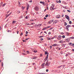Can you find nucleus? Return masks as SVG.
<instances>
[{
	"label": "nucleus",
	"instance_id": "nucleus-8",
	"mask_svg": "<svg viewBox=\"0 0 74 74\" xmlns=\"http://www.w3.org/2000/svg\"><path fill=\"white\" fill-rule=\"evenodd\" d=\"M29 5L28 4H27V10H29Z\"/></svg>",
	"mask_w": 74,
	"mask_h": 74
},
{
	"label": "nucleus",
	"instance_id": "nucleus-22",
	"mask_svg": "<svg viewBox=\"0 0 74 74\" xmlns=\"http://www.w3.org/2000/svg\"><path fill=\"white\" fill-rule=\"evenodd\" d=\"M32 59H36V58H37V57H35L34 58H31Z\"/></svg>",
	"mask_w": 74,
	"mask_h": 74
},
{
	"label": "nucleus",
	"instance_id": "nucleus-45",
	"mask_svg": "<svg viewBox=\"0 0 74 74\" xmlns=\"http://www.w3.org/2000/svg\"><path fill=\"white\" fill-rule=\"evenodd\" d=\"M54 41L55 42H57V40H54Z\"/></svg>",
	"mask_w": 74,
	"mask_h": 74
},
{
	"label": "nucleus",
	"instance_id": "nucleus-55",
	"mask_svg": "<svg viewBox=\"0 0 74 74\" xmlns=\"http://www.w3.org/2000/svg\"><path fill=\"white\" fill-rule=\"evenodd\" d=\"M48 34H51V32H49Z\"/></svg>",
	"mask_w": 74,
	"mask_h": 74
},
{
	"label": "nucleus",
	"instance_id": "nucleus-59",
	"mask_svg": "<svg viewBox=\"0 0 74 74\" xmlns=\"http://www.w3.org/2000/svg\"><path fill=\"white\" fill-rule=\"evenodd\" d=\"M47 27V29H48V28H49V27H50V26H48Z\"/></svg>",
	"mask_w": 74,
	"mask_h": 74
},
{
	"label": "nucleus",
	"instance_id": "nucleus-38",
	"mask_svg": "<svg viewBox=\"0 0 74 74\" xmlns=\"http://www.w3.org/2000/svg\"><path fill=\"white\" fill-rule=\"evenodd\" d=\"M47 51H45V55H47Z\"/></svg>",
	"mask_w": 74,
	"mask_h": 74
},
{
	"label": "nucleus",
	"instance_id": "nucleus-37",
	"mask_svg": "<svg viewBox=\"0 0 74 74\" xmlns=\"http://www.w3.org/2000/svg\"><path fill=\"white\" fill-rule=\"evenodd\" d=\"M38 74H45V73H40Z\"/></svg>",
	"mask_w": 74,
	"mask_h": 74
},
{
	"label": "nucleus",
	"instance_id": "nucleus-36",
	"mask_svg": "<svg viewBox=\"0 0 74 74\" xmlns=\"http://www.w3.org/2000/svg\"><path fill=\"white\" fill-rule=\"evenodd\" d=\"M34 52L35 53H36V52H37V51L34 50Z\"/></svg>",
	"mask_w": 74,
	"mask_h": 74
},
{
	"label": "nucleus",
	"instance_id": "nucleus-21",
	"mask_svg": "<svg viewBox=\"0 0 74 74\" xmlns=\"http://www.w3.org/2000/svg\"><path fill=\"white\" fill-rule=\"evenodd\" d=\"M64 25L65 26H66V25H67V23H66L65 22H64Z\"/></svg>",
	"mask_w": 74,
	"mask_h": 74
},
{
	"label": "nucleus",
	"instance_id": "nucleus-9",
	"mask_svg": "<svg viewBox=\"0 0 74 74\" xmlns=\"http://www.w3.org/2000/svg\"><path fill=\"white\" fill-rule=\"evenodd\" d=\"M53 47H56L58 46V45H57L56 44H54L52 45Z\"/></svg>",
	"mask_w": 74,
	"mask_h": 74
},
{
	"label": "nucleus",
	"instance_id": "nucleus-35",
	"mask_svg": "<svg viewBox=\"0 0 74 74\" xmlns=\"http://www.w3.org/2000/svg\"><path fill=\"white\" fill-rule=\"evenodd\" d=\"M67 11H68V12H71V11L69 10H67Z\"/></svg>",
	"mask_w": 74,
	"mask_h": 74
},
{
	"label": "nucleus",
	"instance_id": "nucleus-13",
	"mask_svg": "<svg viewBox=\"0 0 74 74\" xmlns=\"http://www.w3.org/2000/svg\"><path fill=\"white\" fill-rule=\"evenodd\" d=\"M66 41V42H69V41H70V39H66L65 40Z\"/></svg>",
	"mask_w": 74,
	"mask_h": 74
},
{
	"label": "nucleus",
	"instance_id": "nucleus-39",
	"mask_svg": "<svg viewBox=\"0 0 74 74\" xmlns=\"http://www.w3.org/2000/svg\"><path fill=\"white\" fill-rule=\"evenodd\" d=\"M40 40L41 41H42V40H43V38H41L40 39Z\"/></svg>",
	"mask_w": 74,
	"mask_h": 74
},
{
	"label": "nucleus",
	"instance_id": "nucleus-48",
	"mask_svg": "<svg viewBox=\"0 0 74 74\" xmlns=\"http://www.w3.org/2000/svg\"><path fill=\"white\" fill-rule=\"evenodd\" d=\"M29 32H28L27 31H26V34H28V33Z\"/></svg>",
	"mask_w": 74,
	"mask_h": 74
},
{
	"label": "nucleus",
	"instance_id": "nucleus-62",
	"mask_svg": "<svg viewBox=\"0 0 74 74\" xmlns=\"http://www.w3.org/2000/svg\"><path fill=\"white\" fill-rule=\"evenodd\" d=\"M47 19V18H45V17H44V19L45 20V19Z\"/></svg>",
	"mask_w": 74,
	"mask_h": 74
},
{
	"label": "nucleus",
	"instance_id": "nucleus-46",
	"mask_svg": "<svg viewBox=\"0 0 74 74\" xmlns=\"http://www.w3.org/2000/svg\"><path fill=\"white\" fill-rule=\"evenodd\" d=\"M48 71H49V70H48V69H46V72H48Z\"/></svg>",
	"mask_w": 74,
	"mask_h": 74
},
{
	"label": "nucleus",
	"instance_id": "nucleus-1",
	"mask_svg": "<svg viewBox=\"0 0 74 74\" xmlns=\"http://www.w3.org/2000/svg\"><path fill=\"white\" fill-rule=\"evenodd\" d=\"M50 64H51V62H48V61H47L45 64V65L46 66V68H48V67H49V65H50Z\"/></svg>",
	"mask_w": 74,
	"mask_h": 74
},
{
	"label": "nucleus",
	"instance_id": "nucleus-6",
	"mask_svg": "<svg viewBox=\"0 0 74 74\" xmlns=\"http://www.w3.org/2000/svg\"><path fill=\"white\" fill-rule=\"evenodd\" d=\"M35 10L36 11H38L39 10V8L37 7H35Z\"/></svg>",
	"mask_w": 74,
	"mask_h": 74
},
{
	"label": "nucleus",
	"instance_id": "nucleus-63",
	"mask_svg": "<svg viewBox=\"0 0 74 74\" xmlns=\"http://www.w3.org/2000/svg\"><path fill=\"white\" fill-rule=\"evenodd\" d=\"M56 2H57V3H59V1H56Z\"/></svg>",
	"mask_w": 74,
	"mask_h": 74
},
{
	"label": "nucleus",
	"instance_id": "nucleus-28",
	"mask_svg": "<svg viewBox=\"0 0 74 74\" xmlns=\"http://www.w3.org/2000/svg\"><path fill=\"white\" fill-rule=\"evenodd\" d=\"M2 4H3V2H1V4H0V7H1V5Z\"/></svg>",
	"mask_w": 74,
	"mask_h": 74
},
{
	"label": "nucleus",
	"instance_id": "nucleus-24",
	"mask_svg": "<svg viewBox=\"0 0 74 74\" xmlns=\"http://www.w3.org/2000/svg\"><path fill=\"white\" fill-rule=\"evenodd\" d=\"M12 23H16V21H14L12 22Z\"/></svg>",
	"mask_w": 74,
	"mask_h": 74
},
{
	"label": "nucleus",
	"instance_id": "nucleus-61",
	"mask_svg": "<svg viewBox=\"0 0 74 74\" xmlns=\"http://www.w3.org/2000/svg\"><path fill=\"white\" fill-rule=\"evenodd\" d=\"M1 30V27H0V30Z\"/></svg>",
	"mask_w": 74,
	"mask_h": 74
},
{
	"label": "nucleus",
	"instance_id": "nucleus-10",
	"mask_svg": "<svg viewBox=\"0 0 74 74\" xmlns=\"http://www.w3.org/2000/svg\"><path fill=\"white\" fill-rule=\"evenodd\" d=\"M61 16H60V15H57L56 16V18H60Z\"/></svg>",
	"mask_w": 74,
	"mask_h": 74
},
{
	"label": "nucleus",
	"instance_id": "nucleus-53",
	"mask_svg": "<svg viewBox=\"0 0 74 74\" xmlns=\"http://www.w3.org/2000/svg\"><path fill=\"white\" fill-rule=\"evenodd\" d=\"M29 3H32V0H31L30 1H29Z\"/></svg>",
	"mask_w": 74,
	"mask_h": 74
},
{
	"label": "nucleus",
	"instance_id": "nucleus-52",
	"mask_svg": "<svg viewBox=\"0 0 74 74\" xmlns=\"http://www.w3.org/2000/svg\"><path fill=\"white\" fill-rule=\"evenodd\" d=\"M49 47L50 49L52 48V46H49Z\"/></svg>",
	"mask_w": 74,
	"mask_h": 74
},
{
	"label": "nucleus",
	"instance_id": "nucleus-34",
	"mask_svg": "<svg viewBox=\"0 0 74 74\" xmlns=\"http://www.w3.org/2000/svg\"><path fill=\"white\" fill-rule=\"evenodd\" d=\"M26 53L27 54H29V51H26Z\"/></svg>",
	"mask_w": 74,
	"mask_h": 74
},
{
	"label": "nucleus",
	"instance_id": "nucleus-16",
	"mask_svg": "<svg viewBox=\"0 0 74 74\" xmlns=\"http://www.w3.org/2000/svg\"><path fill=\"white\" fill-rule=\"evenodd\" d=\"M42 25V24H38L37 26H39V27H40V26H41Z\"/></svg>",
	"mask_w": 74,
	"mask_h": 74
},
{
	"label": "nucleus",
	"instance_id": "nucleus-20",
	"mask_svg": "<svg viewBox=\"0 0 74 74\" xmlns=\"http://www.w3.org/2000/svg\"><path fill=\"white\" fill-rule=\"evenodd\" d=\"M21 8H22V9H23V10H24V9H25V8H26V7H23V6H22L21 7Z\"/></svg>",
	"mask_w": 74,
	"mask_h": 74
},
{
	"label": "nucleus",
	"instance_id": "nucleus-15",
	"mask_svg": "<svg viewBox=\"0 0 74 74\" xmlns=\"http://www.w3.org/2000/svg\"><path fill=\"white\" fill-rule=\"evenodd\" d=\"M66 34H67V36H69V34H70V33L67 32H66Z\"/></svg>",
	"mask_w": 74,
	"mask_h": 74
},
{
	"label": "nucleus",
	"instance_id": "nucleus-50",
	"mask_svg": "<svg viewBox=\"0 0 74 74\" xmlns=\"http://www.w3.org/2000/svg\"><path fill=\"white\" fill-rule=\"evenodd\" d=\"M69 56V55L67 54H66V56Z\"/></svg>",
	"mask_w": 74,
	"mask_h": 74
},
{
	"label": "nucleus",
	"instance_id": "nucleus-64",
	"mask_svg": "<svg viewBox=\"0 0 74 74\" xmlns=\"http://www.w3.org/2000/svg\"><path fill=\"white\" fill-rule=\"evenodd\" d=\"M72 51H73V52H74V49H73L72 50Z\"/></svg>",
	"mask_w": 74,
	"mask_h": 74
},
{
	"label": "nucleus",
	"instance_id": "nucleus-27",
	"mask_svg": "<svg viewBox=\"0 0 74 74\" xmlns=\"http://www.w3.org/2000/svg\"><path fill=\"white\" fill-rule=\"evenodd\" d=\"M18 6H19V7H20V6H21V3H19L18 4Z\"/></svg>",
	"mask_w": 74,
	"mask_h": 74
},
{
	"label": "nucleus",
	"instance_id": "nucleus-17",
	"mask_svg": "<svg viewBox=\"0 0 74 74\" xmlns=\"http://www.w3.org/2000/svg\"><path fill=\"white\" fill-rule=\"evenodd\" d=\"M71 27V25H68L67 26H66V27Z\"/></svg>",
	"mask_w": 74,
	"mask_h": 74
},
{
	"label": "nucleus",
	"instance_id": "nucleus-44",
	"mask_svg": "<svg viewBox=\"0 0 74 74\" xmlns=\"http://www.w3.org/2000/svg\"><path fill=\"white\" fill-rule=\"evenodd\" d=\"M22 41H23V42H26V40H22Z\"/></svg>",
	"mask_w": 74,
	"mask_h": 74
},
{
	"label": "nucleus",
	"instance_id": "nucleus-30",
	"mask_svg": "<svg viewBox=\"0 0 74 74\" xmlns=\"http://www.w3.org/2000/svg\"><path fill=\"white\" fill-rule=\"evenodd\" d=\"M72 44V43H69V45H71Z\"/></svg>",
	"mask_w": 74,
	"mask_h": 74
},
{
	"label": "nucleus",
	"instance_id": "nucleus-49",
	"mask_svg": "<svg viewBox=\"0 0 74 74\" xmlns=\"http://www.w3.org/2000/svg\"><path fill=\"white\" fill-rule=\"evenodd\" d=\"M42 37H43V36H41L39 37V38H41Z\"/></svg>",
	"mask_w": 74,
	"mask_h": 74
},
{
	"label": "nucleus",
	"instance_id": "nucleus-23",
	"mask_svg": "<svg viewBox=\"0 0 74 74\" xmlns=\"http://www.w3.org/2000/svg\"><path fill=\"white\" fill-rule=\"evenodd\" d=\"M66 30L67 31H69V28L68 27H66Z\"/></svg>",
	"mask_w": 74,
	"mask_h": 74
},
{
	"label": "nucleus",
	"instance_id": "nucleus-33",
	"mask_svg": "<svg viewBox=\"0 0 74 74\" xmlns=\"http://www.w3.org/2000/svg\"><path fill=\"white\" fill-rule=\"evenodd\" d=\"M41 66H42V68H44V65H41Z\"/></svg>",
	"mask_w": 74,
	"mask_h": 74
},
{
	"label": "nucleus",
	"instance_id": "nucleus-56",
	"mask_svg": "<svg viewBox=\"0 0 74 74\" xmlns=\"http://www.w3.org/2000/svg\"><path fill=\"white\" fill-rule=\"evenodd\" d=\"M60 48H58V50H59V51H60Z\"/></svg>",
	"mask_w": 74,
	"mask_h": 74
},
{
	"label": "nucleus",
	"instance_id": "nucleus-29",
	"mask_svg": "<svg viewBox=\"0 0 74 74\" xmlns=\"http://www.w3.org/2000/svg\"><path fill=\"white\" fill-rule=\"evenodd\" d=\"M70 38L71 39H74V37H70Z\"/></svg>",
	"mask_w": 74,
	"mask_h": 74
},
{
	"label": "nucleus",
	"instance_id": "nucleus-42",
	"mask_svg": "<svg viewBox=\"0 0 74 74\" xmlns=\"http://www.w3.org/2000/svg\"><path fill=\"white\" fill-rule=\"evenodd\" d=\"M69 24H71V21H69Z\"/></svg>",
	"mask_w": 74,
	"mask_h": 74
},
{
	"label": "nucleus",
	"instance_id": "nucleus-5",
	"mask_svg": "<svg viewBox=\"0 0 74 74\" xmlns=\"http://www.w3.org/2000/svg\"><path fill=\"white\" fill-rule=\"evenodd\" d=\"M65 17H66V18L69 21H70V19L69 18V16H67V15H65Z\"/></svg>",
	"mask_w": 74,
	"mask_h": 74
},
{
	"label": "nucleus",
	"instance_id": "nucleus-47",
	"mask_svg": "<svg viewBox=\"0 0 74 74\" xmlns=\"http://www.w3.org/2000/svg\"><path fill=\"white\" fill-rule=\"evenodd\" d=\"M23 55H26V54L25 53H23Z\"/></svg>",
	"mask_w": 74,
	"mask_h": 74
},
{
	"label": "nucleus",
	"instance_id": "nucleus-14",
	"mask_svg": "<svg viewBox=\"0 0 74 74\" xmlns=\"http://www.w3.org/2000/svg\"><path fill=\"white\" fill-rule=\"evenodd\" d=\"M59 42H60V43H61V44H62L63 42V41L62 40H60Z\"/></svg>",
	"mask_w": 74,
	"mask_h": 74
},
{
	"label": "nucleus",
	"instance_id": "nucleus-58",
	"mask_svg": "<svg viewBox=\"0 0 74 74\" xmlns=\"http://www.w3.org/2000/svg\"><path fill=\"white\" fill-rule=\"evenodd\" d=\"M64 16V15L62 14L61 16L62 17H63Z\"/></svg>",
	"mask_w": 74,
	"mask_h": 74
},
{
	"label": "nucleus",
	"instance_id": "nucleus-32",
	"mask_svg": "<svg viewBox=\"0 0 74 74\" xmlns=\"http://www.w3.org/2000/svg\"><path fill=\"white\" fill-rule=\"evenodd\" d=\"M48 14L46 15L45 16V17L46 18H47L48 17Z\"/></svg>",
	"mask_w": 74,
	"mask_h": 74
},
{
	"label": "nucleus",
	"instance_id": "nucleus-40",
	"mask_svg": "<svg viewBox=\"0 0 74 74\" xmlns=\"http://www.w3.org/2000/svg\"><path fill=\"white\" fill-rule=\"evenodd\" d=\"M62 47H65V45L63 44L62 45Z\"/></svg>",
	"mask_w": 74,
	"mask_h": 74
},
{
	"label": "nucleus",
	"instance_id": "nucleus-4",
	"mask_svg": "<svg viewBox=\"0 0 74 74\" xmlns=\"http://www.w3.org/2000/svg\"><path fill=\"white\" fill-rule=\"evenodd\" d=\"M48 58V55H47V57L46 58L44 59V61L45 62V61H47V59Z\"/></svg>",
	"mask_w": 74,
	"mask_h": 74
},
{
	"label": "nucleus",
	"instance_id": "nucleus-57",
	"mask_svg": "<svg viewBox=\"0 0 74 74\" xmlns=\"http://www.w3.org/2000/svg\"><path fill=\"white\" fill-rule=\"evenodd\" d=\"M44 33H46V34H47V32L45 31Z\"/></svg>",
	"mask_w": 74,
	"mask_h": 74
},
{
	"label": "nucleus",
	"instance_id": "nucleus-25",
	"mask_svg": "<svg viewBox=\"0 0 74 74\" xmlns=\"http://www.w3.org/2000/svg\"><path fill=\"white\" fill-rule=\"evenodd\" d=\"M62 37L63 38H65V36L63 35L62 36Z\"/></svg>",
	"mask_w": 74,
	"mask_h": 74
},
{
	"label": "nucleus",
	"instance_id": "nucleus-26",
	"mask_svg": "<svg viewBox=\"0 0 74 74\" xmlns=\"http://www.w3.org/2000/svg\"><path fill=\"white\" fill-rule=\"evenodd\" d=\"M56 37H57V36H54V38H56Z\"/></svg>",
	"mask_w": 74,
	"mask_h": 74
},
{
	"label": "nucleus",
	"instance_id": "nucleus-2",
	"mask_svg": "<svg viewBox=\"0 0 74 74\" xmlns=\"http://www.w3.org/2000/svg\"><path fill=\"white\" fill-rule=\"evenodd\" d=\"M55 6V5H54V4H52V5L51 6V7H50V9L51 10H54V9H53V8Z\"/></svg>",
	"mask_w": 74,
	"mask_h": 74
},
{
	"label": "nucleus",
	"instance_id": "nucleus-11",
	"mask_svg": "<svg viewBox=\"0 0 74 74\" xmlns=\"http://www.w3.org/2000/svg\"><path fill=\"white\" fill-rule=\"evenodd\" d=\"M58 20H56L54 21L53 23V24H54V25H55V23H57V22H58Z\"/></svg>",
	"mask_w": 74,
	"mask_h": 74
},
{
	"label": "nucleus",
	"instance_id": "nucleus-12",
	"mask_svg": "<svg viewBox=\"0 0 74 74\" xmlns=\"http://www.w3.org/2000/svg\"><path fill=\"white\" fill-rule=\"evenodd\" d=\"M53 22V20H51L49 22H48L49 23H52Z\"/></svg>",
	"mask_w": 74,
	"mask_h": 74
},
{
	"label": "nucleus",
	"instance_id": "nucleus-31",
	"mask_svg": "<svg viewBox=\"0 0 74 74\" xmlns=\"http://www.w3.org/2000/svg\"><path fill=\"white\" fill-rule=\"evenodd\" d=\"M5 3L4 4L2 5V6L4 7V6H5Z\"/></svg>",
	"mask_w": 74,
	"mask_h": 74
},
{
	"label": "nucleus",
	"instance_id": "nucleus-7",
	"mask_svg": "<svg viewBox=\"0 0 74 74\" xmlns=\"http://www.w3.org/2000/svg\"><path fill=\"white\" fill-rule=\"evenodd\" d=\"M40 3L41 4H42L43 5H44V6L45 5V2L44 1L42 2L41 1L40 2Z\"/></svg>",
	"mask_w": 74,
	"mask_h": 74
},
{
	"label": "nucleus",
	"instance_id": "nucleus-18",
	"mask_svg": "<svg viewBox=\"0 0 74 74\" xmlns=\"http://www.w3.org/2000/svg\"><path fill=\"white\" fill-rule=\"evenodd\" d=\"M47 39L48 40H51V38L47 37Z\"/></svg>",
	"mask_w": 74,
	"mask_h": 74
},
{
	"label": "nucleus",
	"instance_id": "nucleus-51",
	"mask_svg": "<svg viewBox=\"0 0 74 74\" xmlns=\"http://www.w3.org/2000/svg\"><path fill=\"white\" fill-rule=\"evenodd\" d=\"M72 46H73V47H74V43H73L72 44Z\"/></svg>",
	"mask_w": 74,
	"mask_h": 74
},
{
	"label": "nucleus",
	"instance_id": "nucleus-43",
	"mask_svg": "<svg viewBox=\"0 0 74 74\" xmlns=\"http://www.w3.org/2000/svg\"><path fill=\"white\" fill-rule=\"evenodd\" d=\"M45 63H43L42 64V65H41L42 66H44V65L45 64Z\"/></svg>",
	"mask_w": 74,
	"mask_h": 74
},
{
	"label": "nucleus",
	"instance_id": "nucleus-60",
	"mask_svg": "<svg viewBox=\"0 0 74 74\" xmlns=\"http://www.w3.org/2000/svg\"><path fill=\"white\" fill-rule=\"evenodd\" d=\"M54 38H53V37H52V38H51V40H52L53 39H54Z\"/></svg>",
	"mask_w": 74,
	"mask_h": 74
},
{
	"label": "nucleus",
	"instance_id": "nucleus-19",
	"mask_svg": "<svg viewBox=\"0 0 74 74\" xmlns=\"http://www.w3.org/2000/svg\"><path fill=\"white\" fill-rule=\"evenodd\" d=\"M47 29V27H46L44 28L43 29H42V30H45V29Z\"/></svg>",
	"mask_w": 74,
	"mask_h": 74
},
{
	"label": "nucleus",
	"instance_id": "nucleus-3",
	"mask_svg": "<svg viewBox=\"0 0 74 74\" xmlns=\"http://www.w3.org/2000/svg\"><path fill=\"white\" fill-rule=\"evenodd\" d=\"M62 36L59 35L58 36L57 39L58 40H62Z\"/></svg>",
	"mask_w": 74,
	"mask_h": 74
},
{
	"label": "nucleus",
	"instance_id": "nucleus-54",
	"mask_svg": "<svg viewBox=\"0 0 74 74\" xmlns=\"http://www.w3.org/2000/svg\"><path fill=\"white\" fill-rule=\"evenodd\" d=\"M44 46H47V44H44Z\"/></svg>",
	"mask_w": 74,
	"mask_h": 74
},
{
	"label": "nucleus",
	"instance_id": "nucleus-41",
	"mask_svg": "<svg viewBox=\"0 0 74 74\" xmlns=\"http://www.w3.org/2000/svg\"><path fill=\"white\" fill-rule=\"evenodd\" d=\"M11 12H11L9 14H8V16H10V14H11Z\"/></svg>",
	"mask_w": 74,
	"mask_h": 74
}]
</instances>
